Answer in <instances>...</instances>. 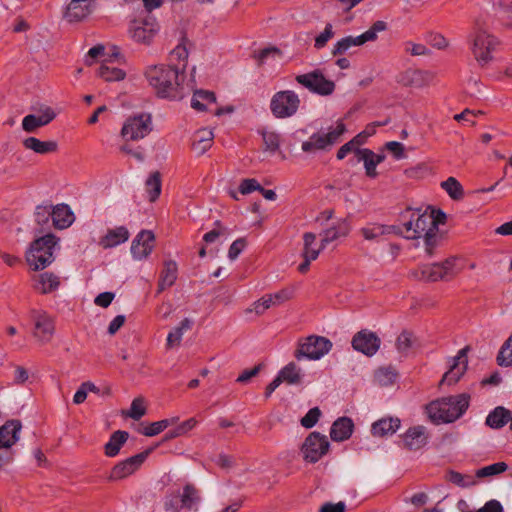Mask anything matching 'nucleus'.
Listing matches in <instances>:
<instances>
[{"label": "nucleus", "mask_w": 512, "mask_h": 512, "mask_svg": "<svg viewBox=\"0 0 512 512\" xmlns=\"http://www.w3.org/2000/svg\"><path fill=\"white\" fill-rule=\"evenodd\" d=\"M184 64L180 70L176 66L159 64L147 67L145 78L156 96L168 100H181L184 97Z\"/></svg>", "instance_id": "f257e3e1"}, {"label": "nucleus", "mask_w": 512, "mask_h": 512, "mask_svg": "<svg viewBox=\"0 0 512 512\" xmlns=\"http://www.w3.org/2000/svg\"><path fill=\"white\" fill-rule=\"evenodd\" d=\"M469 403L470 395L463 393L434 400L426 406V410L433 423H452L466 412Z\"/></svg>", "instance_id": "f03ea898"}, {"label": "nucleus", "mask_w": 512, "mask_h": 512, "mask_svg": "<svg viewBox=\"0 0 512 512\" xmlns=\"http://www.w3.org/2000/svg\"><path fill=\"white\" fill-rule=\"evenodd\" d=\"M58 240L54 234L48 233L30 244L26 261L34 271L43 270L54 261L53 252Z\"/></svg>", "instance_id": "7ed1b4c3"}, {"label": "nucleus", "mask_w": 512, "mask_h": 512, "mask_svg": "<svg viewBox=\"0 0 512 512\" xmlns=\"http://www.w3.org/2000/svg\"><path fill=\"white\" fill-rule=\"evenodd\" d=\"M345 131V124L342 121H338L337 125L328 132L319 131L313 133L308 140L302 142V151L307 154H314L318 151H330L340 141Z\"/></svg>", "instance_id": "20e7f679"}, {"label": "nucleus", "mask_w": 512, "mask_h": 512, "mask_svg": "<svg viewBox=\"0 0 512 512\" xmlns=\"http://www.w3.org/2000/svg\"><path fill=\"white\" fill-rule=\"evenodd\" d=\"M300 106L299 96L293 90H282L276 92L270 101L272 115L278 119H285L294 116Z\"/></svg>", "instance_id": "39448f33"}, {"label": "nucleus", "mask_w": 512, "mask_h": 512, "mask_svg": "<svg viewBox=\"0 0 512 512\" xmlns=\"http://www.w3.org/2000/svg\"><path fill=\"white\" fill-rule=\"evenodd\" d=\"M332 342L324 337L310 335L299 343V347L294 353L296 359L300 360L305 357L311 360H318L332 349Z\"/></svg>", "instance_id": "423d86ee"}, {"label": "nucleus", "mask_w": 512, "mask_h": 512, "mask_svg": "<svg viewBox=\"0 0 512 512\" xmlns=\"http://www.w3.org/2000/svg\"><path fill=\"white\" fill-rule=\"evenodd\" d=\"M330 443L327 437L318 431H313L305 438L300 451L308 463L318 462L329 451Z\"/></svg>", "instance_id": "0eeeda50"}, {"label": "nucleus", "mask_w": 512, "mask_h": 512, "mask_svg": "<svg viewBox=\"0 0 512 512\" xmlns=\"http://www.w3.org/2000/svg\"><path fill=\"white\" fill-rule=\"evenodd\" d=\"M295 80L310 92L321 96L331 95L335 90V83L332 80L327 79L320 69H315L309 73L297 75Z\"/></svg>", "instance_id": "6e6552de"}, {"label": "nucleus", "mask_w": 512, "mask_h": 512, "mask_svg": "<svg viewBox=\"0 0 512 512\" xmlns=\"http://www.w3.org/2000/svg\"><path fill=\"white\" fill-rule=\"evenodd\" d=\"M151 130L150 115L140 114L125 121L121 129V135L126 141H137L147 136Z\"/></svg>", "instance_id": "1a4fd4ad"}, {"label": "nucleus", "mask_w": 512, "mask_h": 512, "mask_svg": "<svg viewBox=\"0 0 512 512\" xmlns=\"http://www.w3.org/2000/svg\"><path fill=\"white\" fill-rule=\"evenodd\" d=\"M159 30L155 18L134 19L129 26V34L138 43L149 45Z\"/></svg>", "instance_id": "9d476101"}, {"label": "nucleus", "mask_w": 512, "mask_h": 512, "mask_svg": "<svg viewBox=\"0 0 512 512\" xmlns=\"http://www.w3.org/2000/svg\"><path fill=\"white\" fill-rule=\"evenodd\" d=\"M153 447L133 455L119 463H117L111 470L109 480H121L137 471L145 462L148 456L152 453Z\"/></svg>", "instance_id": "9b49d317"}, {"label": "nucleus", "mask_w": 512, "mask_h": 512, "mask_svg": "<svg viewBox=\"0 0 512 512\" xmlns=\"http://www.w3.org/2000/svg\"><path fill=\"white\" fill-rule=\"evenodd\" d=\"M498 45V40L485 31H478L473 40L472 52L480 65H485L492 60L491 52Z\"/></svg>", "instance_id": "f8f14e48"}, {"label": "nucleus", "mask_w": 512, "mask_h": 512, "mask_svg": "<svg viewBox=\"0 0 512 512\" xmlns=\"http://www.w3.org/2000/svg\"><path fill=\"white\" fill-rule=\"evenodd\" d=\"M351 345L357 352L371 357L378 352L381 339L375 332L362 329L353 336Z\"/></svg>", "instance_id": "ddd939ff"}, {"label": "nucleus", "mask_w": 512, "mask_h": 512, "mask_svg": "<svg viewBox=\"0 0 512 512\" xmlns=\"http://www.w3.org/2000/svg\"><path fill=\"white\" fill-rule=\"evenodd\" d=\"M30 318L34 322V337L42 343L49 342L55 331L53 319L42 310H32Z\"/></svg>", "instance_id": "4468645a"}, {"label": "nucleus", "mask_w": 512, "mask_h": 512, "mask_svg": "<svg viewBox=\"0 0 512 512\" xmlns=\"http://www.w3.org/2000/svg\"><path fill=\"white\" fill-rule=\"evenodd\" d=\"M453 266L454 262L450 259H446L441 263L422 265L419 267L417 272L420 273V279L436 282L438 280L446 279V277L451 275ZM416 275L418 276V273H416Z\"/></svg>", "instance_id": "2eb2a0df"}, {"label": "nucleus", "mask_w": 512, "mask_h": 512, "mask_svg": "<svg viewBox=\"0 0 512 512\" xmlns=\"http://www.w3.org/2000/svg\"><path fill=\"white\" fill-rule=\"evenodd\" d=\"M155 243V235L150 230H141L131 244V253L134 259L143 260L147 258Z\"/></svg>", "instance_id": "dca6fc26"}, {"label": "nucleus", "mask_w": 512, "mask_h": 512, "mask_svg": "<svg viewBox=\"0 0 512 512\" xmlns=\"http://www.w3.org/2000/svg\"><path fill=\"white\" fill-rule=\"evenodd\" d=\"M40 115L28 114L22 120V128L27 133H34L40 127L48 125L56 118L55 111L49 106L40 108Z\"/></svg>", "instance_id": "f3484780"}, {"label": "nucleus", "mask_w": 512, "mask_h": 512, "mask_svg": "<svg viewBox=\"0 0 512 512\" xmlns=\"http://www.w3.org/2000/svg\"><path fill=\"white\" fill-rule=\"evenodd\" d=\"M406 449L416 451L428 443L429 433L423 425L410 427L402 436Z\"/></svg>", "instance_id": "a211bd4d"}, {"label": "nucleus", "mask_w": 512, "mask_h": 512, "mask_svg": "<svg viewBox=\"0 0 512 512\" xmlns=\"http://www.w3.org/2000/svg\"><path fill=\"white\" fill-rule=\"evenodd\" d=\"M430 79L428 72L420 69H407L397 77V83L404 87L421 88L425 86Z\"/></svg>", "instance_id": "6ab92c4d"}, {"label": "nucleus", "mask_w": 512, "mask_h": 512, "mask_svg": "<svg viewBox=\"0 0 512 512\" xmlns=\"http://www.w3.org/2000/svg\"><path fill=\"white\" fill-rule=\"evenodd\" d=\"M469 350V347L462 348L458 355L453 359V364L451 365L450 369L444 373L440 384L446 383L448 385L456 384L461 376L464 374L467 368V360L465 359L463 361V367H459L460 359L466 358V353Z\"/></svg>", "instance_id": "aec40b11"}, {"label": "nucleus", "mask_w": 512, "mask_h": 512, "mask_svg": "<svg viewBox=\"0 0 512 512\" xmlns=\"http://www.w3.org/2000/svg\"><path fill=\"white\" fill-rule=\"evenodd\" d=\"M354 431V423L351 418L343 416L336 419L330 428V437L335 442L348 440Z\"/></svg>", "instance_id": "412c9836"}, {"label": "nucleus", "mask_w": 512, "mask_h": 512, "mask_svg": "<svg viewBox=\"0 0 512 512\" xmlns=\"http://www.w3.org/2000/svg\"><path fill=\"white\" fill-rule=\"evenodd\" d=\"M351 230L350 222L347 218L339 219L333 226L324 230L322 235V248H325L327 244L339 239L340 237H346Z\"/></svg>", "instance_id": "4be33fe9"}, {"label": "nucleus", "mask_w": 512, "mask_h": 512, "mask_svg": "<svg viewBox=\"0 0 512 512\" xmlns=\"http://www.w3.org/2000/svg\"><path fill=\"white\" fill-rule=\"evenodd\" d=\"M74 220L75 216L69 205L62 203L52 206V224L56 229H66Z\"/></svg>", "instance_id": "5701e85b"}, {"label": "nucleus", "mask_w": 512, "mask_h": 512, "mask_svg": "<svg viewBox=\"0 0 512 512\" xmlns=\"http://www.w3.org/2000/svg\"><path fill=\"white\" fill-rule=\"evenodd\" d=\"M22 428L20 420H9L0 427V446L11 448L19 439L18 433Z\"/></svg>", "instance_id": "b1692460"}, {"label": "nucleus", "mask_w": 512, "mask_h": 512, "mask_svg": "<svg viewBox=\"0 0 512 512\" xmlns=\"http://www.w3.org/2000/svg\"><path fill=\"white\" fill-rule=\"evenodd\" d=\"M178 266L174 260L164 262L163 269L158 280L157 293H162L167 288L174 285L177 280Z\"/></svg>", "instance_id": "393cba45"}, {"label": "nucleus", "mask_w": 512, "mask_h": 512, "mask_svg": "<svg viewBox=\"0 0 512 512\" xmlns=\"http://www.w3.org/2000/svg\"><path fill=\"white\" fill-rule=\"evenodd\" d=\"M400 424L397 417L381 418L372 424L371 433L378 437L393 435L400 428Z\"/></svg>", "instance_id": "a878e982"}, {"label": "nucleus", "mask_w": 512, "mask_h": 512, "mask_svg": "<svg viewBox=\"0 0 512 512\" xmlns=\"http://www.w3.org/2000/svg\"><path fill=\"white\" fill-rule=\"evenodd\" d=\"M87 0H71L67 5L64 17L69 22H79L85 19L92 11L90 4H82Z\"/></svg>", "instance_id": "bb28decb"}, {"label": "nucleus", "mask_w": 512, "mask_h": 512, "mask_svg": "<svg viewBox=\"0 0 512 512\" xmlns=\"http://www.w3.org/2000/svg\"><path fill=\"white\" fill-rule=\"evenodd\" d=\"M129 236V231L125 226L109 229L100 239V245L103 248H112L126 242L129 239Z\"/></svg>", "instance_id": "cd10ccee"}, {"label": "nucleus", "mask_w": 512, "mask_h": 512, "mask_svg": "<svg viewBox=\"0 0 512 512\" xmlns=\"http://www.w3.org/2000/svg\"><path fill=\"white\" fill-rule=\"evenodd\" d=\"M181 508L187 510H197V505L201 501L199 490L194 484L187 483L183 487V492L179 495Z\"/></svg>", "instance_id": "c85d7f7f"}, {"label": "nucleus", "mask_w": 512, "mask_h": 512, "mask_svg": "<svg viewBox=\"0 0 512 512\" xmlns=\"http://www.w3.org/2000/svg\"><path fill=\"white\" fill-rule=\"evenodd\" d=\"M23 146L26 149L32 150L41 155L54 153L58 150V144L56 141H41L36 137H28L24 139Z\"/></svg>", "instance_id": "c756f323"}, {"label": "nucleus", "mask_w": 512, "mask_h": 512, "mask_svg": "<svg viewBox=\"0 0 512 512\" xmlns=\"http://www.w3.org/2000/svg\"><path fill=\"white\" fill-rule=\"evenodd\" d=\"M386 29L387 23L385 21L378 20L374 22L371 27L361 35L356 37L349 35V37L353 46H361L366 42L377 40V34L379 32L385 31Z\"/></svg>", "instance_id": "7c9ffc66"}, {"label": "nucleus", "mask_w": 512, "mask_h": 512, "mask_svg": "<svg viewBox=\"0 0 512 512\" xmlns=\"http://www.w3.org/2000/svg\"><path fill=\"white\" fill-rule=\"evenodd\" d=\"M213 132L208 129H200L198 130L193 138L192 149L198 154L203 155L206 151H208L213 143Z\"/></svg>", "instance_id": "2f4dec72"}, {"label": "nucleus", "mask_w": 512, "mask_h": 512, "mask_svg": "<svg viewBox=\"0 0 512 512\" xmlns=\"http://www.w3.org/2000/svg\"><path fill=\"white\" fill-rule=\"evenodd\" d=\"M129 437V433L123 430L113 432L109 441L104 446L105 455L115 457L120 452L121 447L125 444Z\"/></svg>", "instance_id": "473e14b6"}, {"label": "nucleus", "mask_w": 512, "mask_h": 512, "mask_svg": "<svg viewBox=\"0 0 512 512\" xmlns=\"http://www.w3.org/2000/svg\"><path fill=\"white\" fill-rule=\"evenodd\" d=\"M35 282V289L39 290L42 294L51 293L60 285L59 277L49 272L39 274Z\"/></svg>", "instance_id": "72a5a7b5"}, {"label": "nucleus", "mask_w": 512, "mask_h": 512, "mask_svg": "<svg viewBox=\"0 0 512 512\" xmlns=\"http://www.w3.org/2000/svg\"><path fill=\"white\" fill-rule=\"evenodd\" d=\"M510 418L511 412L502 406H498L488 414L485 424L492 429H500L506 425Z\"/></svg>", "instance_id": "f704fd0d"}, {"label": "nucleus", "mask_w": 512, "mask_h": 512, "mask_svg": "<svg viewBox=\"0 0 512 512\" xmlns=\"http://www.w3.org/2000/svg\"><path fill=\"white\" fill-rule=\"evenodd\" d=\"M355 155L358 161H363L366 176L369 178H376L378 172L376 170L377 164L373 161L374 152L368 148H357Z\"/></svg>", "instance_id": "c9c22d12"}, {"label": "nucleus", "mask_w": 512, "mask_h": 512, "mask_svg": "<svg viewBox=\"0 0 512 512\" xmlns=\"http://www.w3.org/2000/svg\"><path fill=\"white\" fill-rule=\"evenodd\" d=\"M216 95L212 91L208 90H196L191 99V107L199 112H204L207 110L205 103H215Z\"/></svg>", "instance_id": "e433bc0d"}, {"label": "nucleus", "mask_w": 512, "mask_h": 512, "mask_svg": "<svg viewBox=\"0 0 512 512\" xmlns=\"http://www.w3.org/2000/svg\"><path fill=\"white\" fill-rule=\"evenodd\" d=\"M278 376L288 385H297L302 382L301 369L294 363L290 362L284 366L278 373Z\"/></svg>", "instance_id": "4c0bfd02"}, {"label": "nucleus", "mask_w": 512, "mask_h": 512, "mask_svg": "<svg viewBox=\"0 0 512 512\" xmlns=\"http://www.w3.org/2000/svg\"><path fill=\"white\" fill-rule=\"evenodd\" d=\"M146 191L150 202H155L162 191V180L159 171H154L150 174L145 182Z\"/></svg>", "instance_id": "58836bf2"}, {"label": "nucleus", "mask_w": 512, "mask_h": 512, "mask_svg": "<svg viewBox=\"0 0 512 512\" xmlns=\"http://www.w3.org/2000/svg\"><path fill=\"white\" fill-rule=\"evenodd\" d=\"M97 75L106 82H112L123 80L126 77V72L118 67L102 63L97 70Z\"/></svg>", "instance_id": "ea45409f"}, {"label": "nucleus", "mask_w": 512, "mask_h": 512, "mask_svg": "<svg viewBox=\"0 0 512 512\" xmlns=\"http://www.w3.org/2000/svg\"><path fill=\"white\" fill-rule=\"evenodd\" d=\"M192 325L193 322L189 318H184L178 326L169 332L167 336V346L173 347L174 345H179L184 332L190 330Z\"/></svg>", "instance_id": "a19ab883"}, {"label": "nucleus", "mask_w": 512, "mask_h": 512, "mask_svg": "<svg viewBox=\"0 0 512 512\" xmlns=\"http://www.w3.org/2000/svg\"><path fill=\"white\" fill-rule=\"evenodd\" d=\"M415 224L413 233L409 235H405L407 239H417L421 237L423 232H427L429 227L431 226V217H428L427 213L419 214L420 210H415Z\"/></svg>", "instance_id": "79ce46f5"}, {"label": "nucleus", "mask_w": 512, "mask_h": 512, "mask_svg": "<svg viewBox=\"0 0 512 512\" xmlns=\"http://www.w3.org/2000/svg\"><path fill=\"white\" fill-rule=\"evenodd\" d=\"M35 222L40 226V231L43 232L49 226L50 219L52 220V205L41 204L37 205L34 212Z\"/></svg>", "instance_id": "37998d69"}, {"label": "nucleus", "mask_w": 512, "mask_h": 512, "mask_svg": "<svg viewBox=\"0 0 512 512\" xmlns=\"http://www.w3.org/2000/svg\"><path fill=\"white\" fill-rule=\"evenodd\" d=\"M304 248L302 252L303 258H309L314 261L318 258L320 251L323 249L322 245L319 248H313L316 241V235L312 232H306L303 235Z\"/></svg>", "instance_id": "c03bdc74"}, {"label": "nucleus", "mask_w": 512, "mask_h": 512, "mask_svg": "<svg viewBox=\"0 0 512 512\" xmlns=\"http://www.w3.org/2000/svg\"><path fill=\"white\" fill-rule=\"evenodd\" d=\"M441 187L453 200H460L464 196V189L461 183L454 177H449L441 183Z\"/></svg>", "instance_id": "a18cd8bd"}, {"label": "nucleus", "mask_w": 512, "mask_h": 512, "mask_svg": "<svg viewBox=\"0 0 512 512\" xmlns=\"http://www.w3.org/2000/svg\"><path fill=\"white\" fill-rule=\"evenodd\" d=\"M508 469V465L505 462H496L488 466H484L476 470L475 476L477 478H486L495 475H499Z\"/></svg>", "instance_id": "49530a36"}, {"label": "nucleus", "mask_w": 512, "mask_h": 512, "mask_svg": "<svg viewBox=\"0 0 512 512\" xmlns=\"http://www.w3.org/2000/svg\"><path fill=\"white\" fill-rule=\"evenodd\" d=\"M497 364L502 367L512 365V335L504 342L497 355Z\"/></svg>", "instance_id": "de8ad7c7"}, {"label": "nucleus", "mask_w": 512, "mask_h": 512, "mask_svg": "<svg viewBox=\"0 0 512 512\" xmlns=\"http://www.w3.org/2000/svg\"><path fill=\"white\" fill-rule=\"evenodd\" d=\"M447 481L459 486V487H468L470 485H474L475 481L472 476L464 475L460 472L449 470L446 476Z\"/></svg>", "instance_id": "09e8293b"}, {"label": "nucleus", "mask_w": 512, "mask_h": 512, "mask_svg": "<svg viewBox=\"0 0 512 512\" xmlns=\"http://www.w3.org/2000/svg\"><path fill=\"white\" fill-rule=\"evenodd\" d=\"M168 426H170V420L163 419L160 421L152 422L145 426L140 433L147 437H153L160 434L164 431Z\"/></svg>", "instance_id": "8fccbe9b"}, {"label": "nucleus", "mask_w": 512, "mask_h": 512, "mask_svg": "<svg viewBox=\"0 0 512 512\" xmlns=\"http://www.w3.org/2000/svg\"><path fill=\"white\" fill-rule=\"evenodd\" d=\"M360 233L365 240H377L379 237L385 235L384 224H372L360 229Z\"/></svg>", "instance_id": "3c124183"}, {"label": "nucleus", "mask_w": 512, "mask_h": 512, "mask_svg": "<svg viewBox=\"0 0 512 512\" xmlns=\"http://www.w3.org/2000/svg\"><path fill=\"white\" fill-rule=\"evenodd\" d=\"M416 211L407 207L405 211L400 214V220L403 221L402 228L406 235L413 233L415 224Z\"/></svg>", "instance_id": "603ef678"}, {"label": "nucleus", "mask_w": 512, "mask_h": 512, "mask_svg": "<svg viewBox=\"0 0 512 512\" xmlns=\"http://www.w3.org/2000/svg\"><path fill=\"white\" fill-rule=\"evenodd\" d=\"M321 414L322 413H321V410L319 409V407H313L305 414L304 417L301 418L300 424L304 428L310 429L317 424V422L319 421V419L321 417Z\"/></svg>", "instance_id": "864d4df0"}, {"label": "nucleus", "mask_w": 512, "mask_h": 512, "mask_svg": "<svg viewBox=\"0 0 512 512\" xmlns=\"http://www.w3.org/2000/svg\"><path fill=\"white\" fill-rule=\"evenodd\" d=\"M262 138L265 145V150L272 153L276 152L280 146V136L275 132H262Z\"/></svg>", "instance_id": "5fc2aeb1"}, {"label": "nucleus", "mask_w": 512, "mask_h": 512, "mask_svg": "<svg viewBox=\"0 0 512 512\" xmlns=\"http://www.w3.org/2000/svg\"><path fill=\"white\" fill-rule=\"evenodd\" d=\"M413 344V333L403 330L396 340V348L399 352H407Z\"/></svg>", "instance_id": "6e6d98bb"}, {"label": "nucleus", "mask_w": 512, "mask_h": 512, "mask_svg": "<svg viewBox=\"0 0 512 512\" xmlns=\"http://www.w3.org/2000/svg\"><path fill=\"white\" fill-rule=\"evenodd\" d=\"M333 26L331 23H327L324 31L321 32L314 41V47L318 50L324 48L327 42L334 37Z\"/></svg>", "instance_id": "4d7b16f0"}, {"label": "nucleus", "mask_w": 512, "mask_h": 512, "mask_svg": "<svg viewBox=\"0 0 512 512\" xmlns=\"http://www.w3.org/2000/svg\"><path fill=\"white\" fill-rule=\"evenodd\" d=\"M429 208L431 209V213L428 214V217H431V226L429 229H433V231L437 232L438 226L446 223L447 216L446 213L439 208Z\"/></svg>", "instance_id": "13d9d810"}, {"label": "nucleus", "mask_w": 512, "mask_h": 512, "mask_svg": "<svg viewBox=\"0 0 512 512\" xmlns=\"http://www.w3.org/2000/svg\"><path fill=\"white\" fill-rule=\"evenodd\" d=\"M146 413V408L143 404V400L141 398H135L130 406L129 417L134 420H139Z\"/></svg>", "instance_id": "bf43d9fd"}, {"label": "nucleus", "mask_w": 512, "mask_h": 512, "mask_svg": "<svg viewBox=\"0 0 512 512\" xmlns=\"http://www.w3.org/2000/svg\"><path fill=\"white\" fill-rule=\"evenodd\" d=\"M425 251L428 256L434 254V248L437 246V232L433 229H428L424 234Z\"/></svg>", "instance_id": "052dcab7"}, {"label": "nucleus", "mask_w": 512, "mask_h": 512, "mask_svg": "<svg viewBox=\"0 0 512 512\" xmlns=\"http://www.w3.org/2000/svg\"><path fill=\"white\" fill-rule=\"evenodd\" d=\"M275 305H280L290 300L294 295V289L290 287L283 288L275 293L270 294Z\"/></svg>", "instance_id": "680f3d73"}, {"label": "nucleus", "mask_w": 512, "mask_h": 512, "mask_svg": "<svg viewBox=\"0 0 512 512\" xmlns=\"http://www.w3.org/2000/svg\"><path fill=\"white\" fill-rule=\"evenodd\" d=\"M247 242L244 237L236 239L229 247L228 250V257L230 260H235L240 253L244 250L246 247Z\"/></svg>", "instance_id": "e2e57ef3"}, {"label": "nucleus", "mask_w": 512, "mask_h": 512, "mask_svg": "<svg viewBox=\"0 0 512 512\" xmlns=\"http://www.w3.org/2000/svg\"><path fill=\"white\" fill-rule=\"evenodd\" d=\"M261 185L254 178L243 179L239 185V191L241 194L246 195L254 191H259Z\"/></svg>", "instance_id": "0e129e2a"}, {"label": "nucleus", "mask_w": 512, "mask_h": 512, "mask_svg": "<svg viewBox=\"0 0 512 512\" xmlns=\"http://www.w3.org/2000/svg\"><path fill=\"white\" fill-rule=\"evenodd\" d=\"M353 46L350 37L346 36L340 40H338L331 51L333 56H339L346 53Z\"/></svg>", "instance_id": "69168bd1"}, {"label": "nucleus", "mask_w": 512, "mask_h": 512, "mask_svg": "<svg viewBox=\"0 0 512 512\" xmlns=\"http://www.w3.org/2000/svg\"><path fill=\"white\" fill-rule=\"evenodd\" d=\"M164 509L167 512H180L182 510L179 495L170 494L165 497Z\"/></svg>", "instance_id": "338daca9"}, {"label": "nucleus", "mask_w": 512, "mask_h": 512, "mask_svg": "<svg viewBox=\"0 0 512 512\" xmlns=\"http://www.w3.org/2000/svg\"><path fill=\"white\" fill-rule=\"evenodd\" d=\"M385 148L393 154L396 160L403 159L406 156L404 145L398 141L387 142Z\"/></svg>", "instance_id": "774afa93"}]
</instances>
